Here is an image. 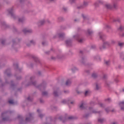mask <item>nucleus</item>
Returning <instances> with one entry per match:
<instances>
[{
	"label": "nucleus",
	"instance_id": "obj_1",
	"mask_svg": "<svg viewBox=\"0 0 124 124\" xmlns=\"http://www.w3.org/2000/svg\"><path fill=\"white\" fill-rule=\"evenodd\" d=\"M34 79H35V77H31L30 78L29 81H28V84L27 86L33 85V86H34L36 88H38V89L44 90V89H45V87H46V83L44 82L41 85H37V83H36V81H34Z\"/></svg>",
	"mask_w": 124,
	"mask_h": 124
},
{
	"label": "nucleus",
	"instance_id": "obj_2",
	"mask_svg": "<svg viewBox=\"0 0 124 124\" xmlns=\"http://www.w3.org/2000/svg\"><path fill=\"white\" fill-rule=\"evenodd\" d=\"M105 6L106 8H107V9H112V8L116 9V8L118 7V4L116 1H113L112 4L107 3L105 4Z\"/></svg>",
	"mask_w": 124,
	"mask_h": 124
},
{
	"label": "nucleus",
	"instance_id": "obj_3",
	"mask_svg": "<svg viewBox=\"0 0 124 124\" xmlns=\"http://www.w3.org/2000/svg\"><path fill=\"white\" fill-rule=\"evenodd\" d=\"M8 12L11 15L12 19H14V20H16V19L18 18V17L15 15V14H14V9L13 8V7L9 9L8 10Z\"/></svg>",
	"mask_w": 124,
	"mask_h": 124
},
{
	"label": "nucleus",
	"instance_id": "obj_4",
	"mask_svg": "<svg viewBox=\"0 0 124 124\" xmlns=\"http://www.w3.org/2000/svg\"><path fill=\"white\" fill-rule=\"evenodd\" d=\"M52 94L54 96H59L60 94H62V92L60 91V88H55L53 89Z\"/></svg>",
	"mask_w": 124,
	"mask_h": 124
},
{
	"label": "nucleus",
	"instance_id": "obj_5",
	"mask_svg": "<svg viewBox=\"0 0 124 124\" xmlns=\"http://www.w3.org/2000/svg\"><path fill=\"white\" fill-rule=\"evenodd\" d=\"M73 38L77 39L79 43H83V42L84 41V39L80 38V35L79 34L74 35Z\"/></svg>",
	"mask_w": 124,
	"mask_h": 124
},
{
	"label": "nucleus",
	"instance_id": "obj_6",
	"mask_svg": "<svg viewBox=\"0 0 124 124\" xmlns=\"http://www.w3.org/2000/svg\"><path fill=\"white\" fill-rule=\"evenodd\" d=\"M106 46H111V44L109 43V42H104L102 46H100L99 49L102 50L103 49H105L106 48Z\"/></svg>",
	"mask_w": 124,
	"mask_h": 124
},
{
	"label": "nucleus",
	"instance_id": "obj_7",
	"mask_svg": "<svg viewBox=\"0 0 124 124\" xmlns=\"http://www.w3.org/2000/svg\"><path fill=\"white\" fill-rule=\"evenodd\" d=\"M81 16L84 20L83 22H85L86 23H89V21H90V17L85 14H82Z\"/></svg>",
	"mask_w": 124,
	"mask_h": 124
},
{
	"label": "nucleus",
	"instance_id": "obj_8",
	"mask_svg": "<svg viewBox=\"0 0 124 124\" xmlns=\"http://www.w3.org/2000/svg\"><path fill=\"white\" fill-rule=\"evenodd\" d=\"M23 33H32V30L29 29L28 28H24L22 30Z\"/></svg>",
	"mask_w": 124,
	"mask_h": 124
},
{
	"label": "nucleus",
	"instance_id": "obj_9",
	"mask_svg": "<svg viewBox=\"0 0 124 124\" xmlns=\"http://www.w3.org/2000/svg\"><path fill=\"white\" fill-rule=\"evenodd\" d=\"M80 62L81 63L84 65L86 64V63L87 62V58H86L85 56H82L80 57Z\"/></svg>",
	"mask_w": 124,
	"mask_h": 124
},
{
	"label": "nucleus",
	"instance_id": "obj_10",
	"mask_svg": "<svg viewBox=\"0 0 124 124\" xmlns=\"http://www.w3.org/2000/svg\"><path fill=\"white\" fill-rule=\"evenodd\" d=\"M88 5H89V2L84 1L83 5L78 7V9H82L85 7H87V6H88Z\"/></svg>",
	"mask_w": 124,
	"mask_h": 124
},
{
	"label": "nucleus",
	"instance_id": "obj_11",
	"mask_svg": "<svg viewBox=\"0 0 124 124\" xmlns=\"http://www.w3.org/2000/svg\"><path fill=\"white\" fill-rule=\"evenodd\" d=\"M46 22V20H45V19H43L41 20H40L38 22H37V25L38 27H41V26H43L44 24H45V22Z\"/></svg>",
	"mask_w": 124,
	"mask_h": 124
},
{
	"label": "nucleus",
	"instance_id": "obj_12",
	"mask_svg": "<svg viewBox=\"0 0 124 124\" xmlns=\"http://www.w3.org/2000/svg\"><path fill=\"white\" fill-rule=\"evenodd\" d=\"M101 3H103L102 1L98 0L93 3V5L95 8H97V7H99V4Z\"/></svg>",
	"mask_w": 124,
	"mask_h": 124
},
{
	"label": "nucleus",
	"instance_id": "obj_13",
	"mask_svg": "<svg viewBox=\"0 0 124 124\" xmlns=\"http://www.w3.org/2000/svg\"><path fill=\"white\" fill-rule=\"evenodd\" d=\"M95 89L96 91H99L101 89V85L100 83L99 82H96L95 83Z\"/></svg>",
	"mask_w": 124,
	"mask_h": 124
},
{
	"label": "nucleus",
	"instance_id": "obj_14",
	"mask_svg": "<svg viewBox=\"0 0 124 124\" xmlns=\"http://www.w3.org/2000/svg\"><path fill=\"white\" fill-rule=\"evenodd\" d=\"M32 114H31V113H29L26 118V122H30L32 120Z\"/></svg>",
	"mask_w": 124,
	"mask_h": 124
},
{
	"label": "nucleus",
	"instance_id": "obj_15",
	"mask_svg": "<svg viewBox=\"0 0 124 124\" xmlns=\"http://www.w3.org/2000/svg\"><path fill=\"white\" fill-rule=\"evenodd\" d=\"M119 105L122 111H124V101H121L119 103Z\"/></svg>",
	"mask_w": 124,
	"mask_h": 124
},
{
	"label": "nucleus",
	"instance_id": "obj_16",
	"mask_svg": "<svg viewBox=\"0 0 124 124\" xmlns=\"http://www.w3.org/2000/svg\"><path fill=\"white\" fill-rule=\"evenodd\" d=\"M31 44H32L33 45H35V44H36V42L33 40H31L30 41L29 44H27V46H31Z\"/></svg>",
	"mask_w": 124,
	"mask_h": 124
},
{
	"label": "nucleus",
	"instance_id": "obj_17",
	"mask_svg": "<svg viewBox=\"0 0 124 124\" xmlns=\"http://www.w3.org/2000/svg\"><path fill=\"white\" fill-rule=\"evenodd\" d=\"M25 20H26V18H25L24 17L18 18V21L19 23H24V22H25Z\"/></svg>",
	"mask_w": 124,
	"mask_h": 124
},
{
	"label": "nucleus",
	"instance_id": "obj_18",
	"mask_svg": "<svg viewBox=\"0 0 124 124\" xmlns=\"http://www.w3.org/2000/svg\"><path fill=\"white\" fill-rule=\"evenodd\" d=\"M57 59L58 60H63L64 59V56L62 54H59L57 56Z\"/></svg>",
	"mask_w": 124,
	"mask_h": 124
},
{
	"label": "nucleus",
	"instance_id": "obj_19",
	"mask_svg": "<svg viewBox=\"0 0 124 124\" xmlns=\"http://www.w3.org/2000/svg\"><path fill=\"white\" fill-rule=\"evenodd\" d=\"M79 108L81 110H84V109H86L85 104H84V103H82L80 105H79Z\"/></svg>",
	"mask_w": 124,
	"mask_h": 124
},
{
	"label": "nucleus",
	"instance_id": "obj_20",
	"mask_svg": "<svg viewBox=\"0 0 124 124\" xmlns=\"http://www.w3.org/2000/svg\"><path fill=\"white\" fill-rule=\"evenodd\" d=\"M65 42L67 46H71V44L72 43V41L71 40H67Z\"/></svg>",
	"mask_w": 124,
	"mask_h": 124
},
{
	"label": "nucleus",
	"instance_id": "obj_21",
	"mask_svg": "<svg viewBox=\"0 0 124 124\" xmlns=\"http://www.w3.org/2000/svg\"><path fill=\"white\" fill-rule=\"evenodd\" d=\"M98 122L100 123V124H103V123L106 122V120L104 118H99L98 119Z\"/></svg>",
	"mask_w": 124,
	"mask_h": 124
},
{
	"label": "nucleus",
	"instance_id": "obj_22",
	"mask_svg": "<svg viewBox=\"0 0 124 124\" xmlns=\"http://www.w3.org/2000/svg\"><path fill=\"white\" fill-rule=\"evenodd\" d=\"M93 59L94 60V61H101V58H100V57H99V56L98 55H95L93 57Z\"/></svg>",
	"mask_w": 124,
	"mask_h": 124
},
{
	"label": "nucleus",
	"instance_id": "obj_23",
	"mask_svg": "<svg viewBox=\"0 0 124 124\" xmlns=\"http://www.w3.org/2000/svg\"><path fill=\"white\" fill-rule=\"evenodd\" d=\"M98 77V75H97V73H93L92 74V77L93 78V79H96V78Z\"/></svg>",
	"mask_w": 124,
	"mask_h": 124
},
{
	"label": "nucleus",
	"instance_id": "obj_24",
	"mask_svg": "<svg viewBox=\"0 0 124 124\" xmlns=\"http://www.w3.org/2000/svg\"><path fill=\"white\" fill-rule=\"evenodd\" d=\"M118 31H124V25L119 26L118 28Z\"/></svg>",
	"mask_w": 124,
	"mask_h": 124
},
{
	"label": "nucleus",
	"instance_id": "obj_25",
	"mask_svg": "<svg viewBox=\"0 0 124 124\" xmlns=\"http://www.w3.org/2000/svg\"><path fill=\"white\" fill-rule=\"evenodd\" d=\"M118 46L120 47V48H123V47L124 46V43L119 42L118 43Z\"/></svg>",
	"mask_w": 124,
	"mask_h": 124
},
{
	"label": "nucleus",
	"instance_id": "obj_26",
	"mask_svg": "<svg viewBox=\"0 0 124 124\" xmlns=\"http://www.w3.org/2000/svg\"><path fill=\"white\" fill-rule=\"evenodd\" d=\"M71 85V80L68 79L66 81L65 85L69 87Z\"/></svg>",
	"mask_w": 124,
	"mask_h": 124
},
{
	"label": "nucleus",
	"instance_id": "obj_27",
	"mask_svg": "<svg viewBox=\"0 0 124 124\" xmlns=\"http://www.w3.org/2000/svg\"><path fill=\"white\" fill-rule=\"evenodd\" d=\"M37 112L39 113V117L42 119L44 117V114L41 113V111L40 109H37Z\"/></svg>",
	"mask_w": 124,
	"mask_h": 124
},
{
	"label": "nucleus",
	"instance_id": "obj_28",
	"mask_svg": "<svg viewBox=\"0 0 124 124\" xmlns=\"http://www.w3.org/2000/svg\"><path fill=\"white\" fill-rule=\"evenodd\" d=\"M57 35H58V37L60 38H62L64 36H65V34H64V33H58Z\"/></svg>",
	"mask_w": 124,
	"mask_h": 124
},
{
	"label": "nucleus",
	"instance_id": "obj_29",
	"mask_svg": "<svg viewBox=\"0 0 124 124\" xmlns=\"http://www.w3.org/2000/svg\"><path fill=\"white\" fill-rule=\"evenodd\" d=\"M87 33L88 34H89V35H92V34H93V31H92V30L88 29L87 31Z\"/></svg>",
	"mask_w": 124,
	"mask_h": 124
},
{
	"label": "nucleus",
	"instance_id": "obj_30",
	"mask_svg": "<svg viewBox=\"0 0 124 124\" xmlns=\"http://www.w3.org/2000/svg\"><path fill=\"white\" fill-rule=\"evenodd\" d=\"M35 62H37V63H39L40 62V60H39V59H38V58L36 57H33Z\"/></svg>",
	"mask_w": 124,
	"mask_h": 124
},
{
	"label": "nucleus",
	"instance_id": "obj_31",
	"mask_svg": "<svg viewBox=\"0 0 124 124\" xmlns=\"http://www.w3.org/2000/svg\"><path fill=\"white\" fill-rule=\"evenodd\" d=\"M113 22H120L121 19L119 17H116L112 19Z\"/></svg>",
	"mask_w": 124,
	"mask_h": 124
},
{
	"label": "nucleus",
	"instance_id": "obj_32",
	"mask_svg": "<svg viewBox=\"0 0 124 124\" xmlns=\"http://www.w3.org/2000/svg\"><path fill=\"white\" fill-rule=\"evenodd\" d=\"M113 82H112L111 81H106L105 82V84L106 85H107V86H108V87H109L110 86V85H111V84H112Z\"/></svg>",
	"mask_w": 124,
	"mask_h": 124
},
{
	"label": "nucleus",
	"instance_id": "obj_33",
	"mask_svg": "<svg viewBox=\"0 0 124 124\" xmlns=\"http://www.w3.org/2000/svg\"><path fill=\"white\" fill-rule=\"evenodd\" d=\"M98 35L101 39H102L103 38V36H104V35H103V34H102V32H99L98 33Z\"/></svg>",
	"mask_w": 124,
	"mask_h": 124
},
{
	"label": "nucleus",
	"instance_id": "obj_34",
	"mask_svg": "<svg viewBox=\"0 0 124 124\" xmlns=\"http://www.w3.org/2000/svg\"><path fill=\"white\" fill-rule=\"evenodd\" d=\"M77 70H78V68L75 66L72 68V71H73V72H75V71H77Z\"/></svg>",
	"mask_w": 124,
	"mask_h": 124
},
{
	"label": "nucleus",
	"instance_id": "obj_35",
	"mask_svg": "<svg viewBox=\"0 0 124 124\" xmlns=\"http://www.w3.org/2000/svg\"><path fill=\"white\" fill-rule=\"evenodd\" d=\"M89 94H90V91L89 90L86 91L84 93L85 96H88V95H89Z\"/></svg>",
	"mask_w": 124,
	"mask_h": 124
},
{
	"label": "nucleus",
	"instance_id": "obj_36",
	"mask_svg": "<svg viewBox=\"0 0 124 124\" xmlns=\"http://www.w3.org/2000/svg\"><path fill=\"white\" fill-rule=\"evenodd\" d=\"M76 93L78 94H82V93L83 92H82L81 90H79L78 89L76 90Z\"/></svg>",
	"mask_w": 124,
	"mask_h": 124
},
{
	"label": "nucleus",
	"instance_id": "obj_37",
	"mask_svg": "<svg viewBox=\"0 0 124 124\" xmlns=\"http://www.w3.org/2000/svg\"><path fill=\"white\" fill-rule=\"evenodd\" d=\"M42 95H44L45 96H47L48 95V92L46 91L43 92Z\"/></svg>",
	"mask_w": 124,
	"mask_h": 124
},
{
	"label": "nucleus",
	"instance_id": "obj_38",
	"mask_svg": "<svg viewBox=\"0 0 124 124\" xmlns=\"http://www.w3.org/2000/svg\"><path fill=\"white\" fill-rule=\"evenodd\" d=\"M68 119L69 120H76V119H77V118L74 117V116H69Z\"/></svg>",
	"mask_w": 124,
	"mask_h": 124
},
{
	"label": "nucleus",
	"instance_id": "obj_39",
	"mask_svg": "<svg viewBox=\"0 0 124 124\" xmlns=\"http://www.w3.org/2000/svg\"><path fill=\"white\" fill-rule=\"evenodd\" d=\"M115 43H116V41H115V40H111L110 41V45H114V44H115Z\"/></svg>",
	"mask_w": 124,
	"mask_h": 124
},
{
	"label": "nucleus",
	"instance_id": "obj_40",
	"mask_svg": "<svg viewBox=\"0 0 124 124\" xmlns=\"http://www.w3.org/2000/svg\"><path fill=\"white\" fill-rule=\"evenodd\" d=\"M42 44L43 46H46L47 45V42L46 41L42 42Z\"/></svg>",
	"mask_w": 124,
	"mask_h": 124
},
{
	"label": "nucleus",
	"instance_id": "obj_41",
	"mask_svg": "<svg viewBox=\"0 0 124 124\" xmlns=\"http://www.w3.org/2000/svg\"><path fill=\"white\" fill-rule=\"evenodd\" d=\"M99 105L100 107H102V108H104L105 107V106L104 105V104H103L102 103H99Z\"/></svg>",
	"mask_w": 124,
	"mask_h": 124
},
{
	"label": "nucleus",
	"instance_id": "obj_42",
	"mask_svg": "<svg viewBox=\"0 0 124 124\" xmlns=\"http://www.w3.org/2000/svg\"><path fill=\"white\" fill-rule=\"evenodd\" d=\"M16 45H17V44L15 42V40H13L12 47H14V46H16Z\"/></svg>",
	"mask_w": 124,
	"mask_h": 124
},
{
	"label": "nucleus",
	"instance_id": "obj_43",
	"mask_svg": "<svg viewBox=\"0 0 124 124\" xmlns=\"http://www.w3.org/2000/svg\"><path fill=\"white\" fill-rule=\"evenodd\" d=\"M67 102V101L65 99L62 100L61 102L63 104H65Z\"/></svg>",
	"mask_w": 124,
	"mask_h": 124
},
{
	"label": "nucleus",
	"instance_id": "obj_44",
	"mask_svg": "<svg viewBox=\"0 0 124 124\" xmlns=\"http://www.w3.org/2000/svg\"><path fill=\"white\" fill-rule=\"evenodd\" d=\"M105 63L107 64V65H108L109 63H110V61H105Z\"/></svg>",
	"mask_w": 124,
	"mask_h": 124
},
{
	"label": "nucleus",
	"instance_id": "obj_45",
	"mask_svg": "<svg viewBox=\"0 0 124 124\" xmlns=\"http://www.w3.org/2000/svg\"><path fill=\"white\" fill-rule=\"evenodd\" d=\"M106 28L107 29H108V30H111V26L108 25H106Z\"/></svg>",
	"mask_w": 124,
	"mask_h": 124
},
{
	"label": "nucleus",
	"instance_id": "obj_46",
	"mask_svg": "<svg viewBox=\"0 0 124 124\" xmlns=\"http://www.w3.org/2000/svg\"><path fill=\"white\" fill-rule=\"evenodd\" d=\"M62 10H63V11H64V12H66L67 11V8L63 7L62 8Z\"/></svg>",
	"mask_w": 124,
	"mask_h": 124
},
{
	"label": "nucleus",
	"instance_id": "obj_47",
	"mask_svg": "<svg viewBox=\"0 0 124 124\" xmlns=\"http://www.w3.org/2000/svg\"><path fill=\"white\" fill-rule=\"evenodd\" d=\"M27 99L29 101H32V98L30 96L28 97Z\"/></svg>",
	"mask_w": 124,
	"mask_h": 124
},
{
	"label": "nucleus",
	"instance_id": "obj_48",
	"mask_svg": "<svg viewBox=\"0 0 124 124\" xmlns=\"http://www.w3.org/2000/svg\"><path fill=\"white\" fill-rule=\"evenodd\" d=\"M56 59H57V58H56L54 56L51 57V60H52V61H56Z\"/></svg>",
	"mask_w": 124,
	"mask_h": 124
},
{
	"label": "nucleus",
	"instance_id": "obj_49",
	"mask_svg": "<svg viewBox=\"0 0 124 124\" xmlns=\"http://www.w3.org/2000/svg\"><path fill=\"white\" fill-rule=\"evenodd\" d=\"M9 103H10V104H13L14 103V101L13 100H9Z\"/></svg>",
	"mask_w": 124,
	"mask_h": 124
},
{
	"label": "nucleus",
	"instance_id": "obj_50",
	"mask_svg": "<svg viewBox=\"0 0 124 124\" xmlns=\"http://www.w3.org/2000/svg\"><path fill=\"white\" fill-rule=\"evenodd\" d=\"M69 1L70 3H74L76 1V0H69Z\"/></svg>",
	"mask_w": 124,
	"mask_h": 124
},
{
	"label": "nucleus",
	"instance_id": "obj_51",
	"mask_svg": "<svg viewBox=\"0 0 124 124\" xmlns=\"http://www.w3.org/2000/svg\"><path fill=\"white\" fill-rule=\"evenodd\" d=\"M114 81L115 83H119V82H120V80H119L118 78H115L114 79Z\"/></svg>",
	"mask_w": 124,
	"mask_h": 124
},
{
	"label": "nucleus",
	"instance_id": "obj_52",
	"mask_svg": "<svg viewBox=\"0 0 124 124\" xmlns=\"http://www.w3.org/2000/svg\"><path fill=\"white\" fill-rule=\"evenodd\" d=\"M92 113H93L94 114H96V113H98L95 109H93L92 110Z\"/></svg>",
	"mask_w": 124,
	"mask_h": 124
},
{
	"label": "nucleus",
	"instance_id": "obj_53",
	"mask_svg": "<svg viewBox=\"0 0 124 124\" xmlns=\"http://www.w3.org/2000/svg\"><path fill=\"white\" fill-rule=\"evenodd\" d=\"M90 104H91V105H95V102H94L93 101H91L90 102Z\"/></svg>",
	"mask_w": 124,
	"mask_h": 124
},
{
	"label": "nucleus",
	"instance_id": "obj_54",
	"mask_svg": "<svg viewBox=\"0 0 124 124\" xmlns=\"http://www.w3.org/2000/svg\"><path fill=\"white\" fill-rule=\"evenodd\" d=\"M63 93H65V94L69 93V91H68V90H64Z\"/></svg>",
	"mask_w": 124,
	"mask_h": 124
},
{
	"label": "nucleus",
	"instance_id": "obj_55",
	"mask_svg": "<svg viewBox=\"0 0 124 124\" xmlns=\"http://www.w3.org/2000/svg\"><path fill=\"white\" fill-rule=\"evenodd\" d=\"M95 48H96V46L94 45L92 46L91 47V49H95Z\"/></svg>",
	"mask_w": 124,
	"mask_h": 124
},
{
	"label": "nucleus",
	"instance_id": "obj_56",
	"mask_svg": "<svg viewBox=\"0 0 124 124\" xmlns=\"http://www.w3.org/2000/svg\"><path fill=\"white\" fill-rule=\"evenodd\" d=\"M103 79H106L107 78V75L104 74L103 77Z\"/></svg>",
	"mask_w": 124,
	"mask_h": 124
},
{
	"label": "nucleus",
	"instance_id": "obj_57",
	"mask_svg": "<svg viewBox=\"0 0 124 124\" xmlns=\"http://www.w3.org/2000/svg\"><path fill=\"white\" fill-rule=\"evenodd\" d=\"M14 66L15 68H18V64H14Z\"/></svg>",
	"mask_w": 124,
	"mask_h": 124
},
{
	"label": "nucleus",
	"instance_id": "obj_58",
	"mask_svg": "<svg viewBox=\"0 0 124 124\" xmlns=\"http://www.w3.org/2000/svg\"><path fill=\"white\" fill-rule=\"evenodd\" d=\"M58 36H59V35H58V33L57 34H56V35H54V36H53V38L55 39V38H57V37H58Z\"/></svg>",
	"mask_w": 124,
	"mask_h": 124
},
{
	"label": "nucleus",
	"instance_id": "obj_59",
	"mask_svg": "<svg viewBox=\"0 0 124 124\" xmlns=\"http://www.w3.org/2000/svg\"><path fill=\"white\" fill-rule=\"evenodd\" d=\"M64 118H63V117H62V116H60L59 118V119L60 120V121H62V120H63Z\"/></svg>",
	"mask_w": 124,
	"mask_h": 124
},
{
	"label": "nucleus",
	"instance_id": "obj_60",
	"mask_svg": "<svg viewBox=\"0 0 124 124\" xmlns=\"http://www.w3.org/2000/svg\"><path fill=\"white\" fill-rule=\"evenodd\" d=\"M40 103H44V100H43V99H40Z\"/></svg>",
	"mask_w": 124,
	"mask_h": 124
},
{
	"label": "nucleus",
	"instance_id": "obj_61",
	"mask_svg": "<svg viewBox=\"0 0 124 124\" xmlns=\"http://www.w3.org/2000/svg\"><path fill=\"white\" fill-rule=\"evenodd\" d=\"M110 124H118V122L114 121L110 123Z\"/></svg>",
	"mask_w": 124,
	"mask_h": 124
},
{
	"label": "nucleus",
	"instance_id": "obj_62",
	"mask_svg": "<svg viewBox=\"0 0 124 124\" xmlns=\"http://www.w3.org/2000/svg\"><path fill=\"white\" fill-rule=\"evenodd\" d=\"M1 43L2 44H5V40H2L1 41Z\"/></svg>",
	"mask_w": 124,
	"mask_h": 124
},
{
	"label": "nucleus",
	"instance_id": "obj_63",
	"mask_svg": "<svg viewBox=\"0 0 124 124\" xmlns=\"http://www.w3.org/2000/svg\"><path fill=\"white\" fill-rule=\"evenodd\" d=\"M45 54L46 55H49V54H50V51H47L45 52Z\"/></svg>",
	"mask_w": 124,
	"mask_h": 124
},
{
	"label": "nucleus",
	"instance_id": "obj_64",
	"mask_svg": "<svg viewBox=\"0 0 124 124\" xmlns=\"http://www.w3.org/2000/svg\"><path fill=\"white\" fill-rule=\"evenodd\" d=\"M17 80H20V79H22V77L19 76L16 78Z\"/></svg>",
	"mask_w": 124,
	"mask_h": 124
}]
</instances>
